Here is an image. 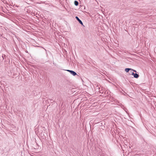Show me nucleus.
<instances>
[{
	"mask_svg": "<svg viewBox=\"0 0 156 156\" xmlns=\"http://www.w3.org/2000/svg\"><path fill=\"white\" fill-rule=\"evenodd\" d=\"M76 19L79 22L81 25H83V23L81 20H80L79 18L77 16H76L75 17Z\"/></svg>",
	"mask_w": 156,
	"mask_h": 156,
	"instance_id": "1",
	"label": "nucleus"
},
{
	"mask_svg": "<svg viewBox=\"0 0 156 156\" xmlns=\"http://www.w3.org/2000/svg\"><path fill=\"white\" fill-rule=\"evenodd\" d=\"M133 76H134V77L135 78H138L139 76V75L138 74L136 73H133Z\"/></svg>",
	"mask_w": 156,
	"mask_h": 156,
	"instance_id": "2",
	"label": "nucleus"
},
{
	"mask_svg": "<svg viewBox=\"0 0 156 156\" xmlns=\"http://www.w3.org/2000/svg\"><path fill=\"white\" fill-rule=\"evenodd\" d=\"M70 73L74 76L77 75V73L74 71L72 70L70 72Z\"/></svg>",
	"mask_w": 156,
	"mask_h": 156,
	"instance_id": "3",
	"label": "nucleus"
},
{
	"mask_svg": "<svg viewBox=\"0 0 156 156\" xmlns=\"http://www.w3.org/2000/svg\"><path fill=\"white\" fill-rule=\"evenodd\" d=\"M74 4L76 6H77L79 5V2L77 1H75L74 2Z\"/></svg>",
	"mask_w": 156,
	"mask_h": 156,
	"instance_id": "4",
	"label": "nucleus"
},
{
	"mask_svg": "<svg viewBox=\"0 0 156 156\" xmlns=\"http://www.w3.org/2000/svg\"><path fill=\"white\" fill-rule=\"evenodd\" d=\"M131 69H132L130 68H126L125 69V71L127 73L129 72V70H131Z\"/></svg>",
	"mask_w": 156,
	"mask_h": 156,
	"instance_id": "5",
	"label": "nucleus"
},
{
	"mask_svg": "<svg viewBox=\"0 0 156 156\" xmlns=\"http://www.w3.org/2000/svg\"><path fill=\"white\" fill-rule=\"evenodd\" d=\"M6 57V56L5 55L3 54V55L2 56V60H3L4 58H5Z\"/></svg>",
	"mask_w": 156,
	"mask_h": 156,
	"instance_id": "6",
	"label": "nucleus"
},
{
	"mask_svg": "<svg viewBox=\"0 0 156 156\" xmlns=\"http://www.w3.org/2000/svg\"><path fill=\"white\" fill-rule=\"evenodd\" d=\"M131 70H132V71H134V72H136V70H134V69H131Z\"/></svg>",
	"mask_w": 156,
	"mask_h": 156,
	"instance_id": "7",
	"label": "nucleus"
},
{
	"mask_svg": "<svg viewBox=\"0 0 156 156\" xmlns=\"http://www.w3.org/2000/svg\"><path fill=\"white\" fill-rule=\"evenodd\" d=\"M66 70L68 72H69L70 73V72L72 71V70Z\"/></svg>",
	"mask_w": 156,
	"mask_h": 156,
	"instance_id": "8",
	"label": "nucleus"
},
{
	"mask_svg": "<svg viewBox=\"0 0 156 156\" xmlns=\"http://www.w3.org/2000/svg\"><path fill=\"white\" fill-rule=\"evenodd\" d=\"M133 73H134L133 72H131V75H133Z\"/></svg>",
	"mask_w": 156,
	"mask_h": 156,
	"instance_id": "9",
	"label": "nucleus"
},
{
	"mask_svg": "<svg viewBox=\"0 0 156 156\" xmlns=\"http://www.w3.org/2000/svg\"><path fill=\"white\" fill-rule=\"evenodd\" d=\"M113 97H112V99L113 100Z\"/></svg>",
	"mask_w": 156,
	"mask_h": 156,
	"instance_id": "10",
	"label": "nucleus"
},
{
	"mask_svg": "<svg viewBox=\"0 0 156 156\" xmlns=\"http://www.w3.org/2000/svg\"><path fill=\"white\" fill-rule=\"evenodd\" d=\"M59 101H60H60H60V99H59Z\"/></svg>",
	"mask_w": 156,
	"mask_h": 156,
	"instance_id": "11",
	"label": "nucleus"
}]
</instances>
